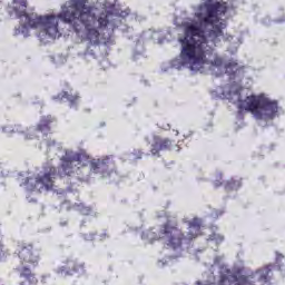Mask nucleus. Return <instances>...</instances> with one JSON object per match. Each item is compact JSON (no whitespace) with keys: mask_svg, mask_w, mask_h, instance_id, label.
<instances>
[{"mask_svg":"<svg viewBox=\"0 0 285 285\" xmlns=\"http://www.w3.org/2000/svg\"><path fill=\"white\" fill-rule=\"evenodd\" d=\"M7 12L12 17L16 14L20 20V26L16 28V35L30 37V28H42L39 37L57 39L59 37V19L63 23H69L77 35L85 28V39L91 46H99L101 33L99 30L108 28V17H99L92 13V7L86 6V0H77L72 7L62 13L55 16H39L28 12V0H12L7 7Z\"/></svg>","mask_w":285,"mask_h":285,"instance_id":"1","label":"nucleus"},{"mask_svg":"<svg viewBox=\"0 0 285 285\" xmlns=\"http://www.w3.org/2000/svg\"><path fill=\"white\" fill-rule=\"evenodd\" d=\"M60 166H49L45 168L43 175L36 177L35 184L32 178L26 177L20 186H27L28 190H52L55 188V179H63V177H72V175L81 173V168L90 166L91 173L101 175L102 177H110L115 173V160L112 156H104L102 158L92 159L86 150L66 151L60 158Z\"/></svg>","mask_w":285,"mask_h":285,"instance_id":"2","label":"nucleus"},{"mask_svg":"<svg viewBox=\"0 0 285 285\" xmlns=\"http://www.w3.org/2000/svg\"><path fill=\"white\" fill-rule=\"evenodd\" d=\"M183 46L180 56L184 61H188L194 68L198 66L209 65L215 68L224 66V59L215 53V49L208 45L206 31L202 28L189 24L185 29V37L180 40Z\"/></svg>","mask_w":285,"mask_h":285,"instance_id":"3","label":"nucleus"},{"mask_svg":"<svg viewBox=\"0 0 285 285\" xmlns=\"http://www.w3.org/2000/svg\"><path fill=\"white\" fill-rule=\"evenodd\" d=\"M202 235V218H193L188 222L187 235L179 228L177 222L167 220L160 226L159 234L154 239H163L168 248L181 250L184 244H190Z\"/></svg>","mask_w":285,"mask_h":285,"instance_id":"4","label":"nucleus"},{"mask_svg":"<svg viewBox=\"0 0 285 285\" xmlns=\"http://www.w3.org/2000/svg\"><path fill=\"white\" fill-rule=\"evenodd\" d=\"M205 11L199 13L198 19L202 28H212L207 32V37L215 43L219 37H224V29L226 21L222 17L228 12V4L226 2H206L204 4Z\"/></svg>","mask_w":285,"mask_h":285,"instance_id":"5","label":"nucleus"},{"mask_svg":"<svg viewBox=\"0 0 285 285\" xmlns=\"http://www.w3.org/2000/svg\"><path fill=\"white\" fill-rule=\"evenodd\" d=\"M238 97V109L240 112H252L255 119H263L264 121H271L277 117L279 112V105L276 100H271L264 96H247L242 100V94L236 90Z\"/></svg>","mask_w":285,"mask_h":285,"instance_id":"6","label":"nucleus"},{"mask_svg":"<svg viewBox=\"0 0 285 285\" xmlns=\"http://www.w3.org/2000/svg\"><path fill=\"white\" fill-rule=\"evenodd\" d=\"M16 255H18L22 266L23 264H29L33 268L39 266V262L41 259V254H39V250L35 249V245H32V243H18Z\"/></svg>","mask_w":285,"mask_h":285,"instance_id":"7","label":"nucleus"},{"mask_svg":"<svg viewBox=\"0 0 285 285\" xmlns=\"http://www.w3.org/2000/svg\"><path fill=\"white\" fill-rule=\"evenodd\" d=\"M56 274H58L59 277H72V275L81 277L86 275V263L68 259L66 265L56 269Z\"/></svg>","mask_w":285,"mask_h":285,"instance_id":"8","label":"nucleus"},{"mask_svg":"<svg viewBox=\"0 0 285 285\" xmlns=\"http://www.w3.org/2000/svg\"><path fill=\"white\" fill-rule=\"evenodd\" d=\"M19 273V277L22 279L19 285H38L39 278H37V274L32 272V269L26 265L17 268Z\"/></svg>","mask_w":285,"mask_h":285,"instance_id":"9","label":"nucleus"},{"mask_svg":"<svg viewBox=\"0 0 285 285\" xmlns=\"http://www.w3.org/2000/svg\"><path fill=\"white\" fill-rule=\"evenodd\" d=\"M171 148H173V140L168 138H155V141L151 145L150 153L151 155H159L161 150H170Z\"/></svg>","mask_w":285,"mask_h":285,"instance_id":"10","label":"nucleus"},{"mask_svg":"<svg viewBox=\"0 0 285 285\" xmlns=\"http://www.w3.org/2000/svg\"><path fill=\"white\" fill-rule=\"evenodd\" d=\"M55 117L43 116L39 124L36 126V132H42V135H48L51 130L50 124H53Z\"/></svg>","mask_w":285,"mask_h":285,"instance_id":"11","label":"nucleus"},{"mask_svg":"<svg viewBox=\"0 0 285 285\" xmlns=\"http://www.w3.org/2000/svg\"><path fill=\"white\" fill-rule=\"evenodd\" d=\"M63 99H67L69 101L70 106H77V102L79 101V94H72V90L68 91H61L57 96H53L55 101H63Z\"/></svg>","mask_w":285,"mask_h":285,"instance_id":"12","label":"nucleus"},{"mask_svg":"<svg viewBox=\"0 0 285 285\" xmlns=\"http://www.w3.org/2000/svg\"><path fill=\"white\" fill-rule=\"evenodd\" d=\"M237 70H239V63L235 60H229L225 65V72L229 75V77H235V75H237Z\"/></svg>","mask_w":285,"mask_h":285,"instance_id":"13","label":"nucleus"},{"mask_svg":"<svg viewBox=\"0 0 285 285\" xmlns=\"http://www.w3.org/2000/svg\"><path fill=\"white\" fill-rule=\"evenodd\" d=\"M225 188L227 190H235V189L239 188V181H237L235 179H230L226 183Z\"/></svg>","mask_w":285,"mask_h":285,"instance_id":"14","label":"nucleus"},{"mask_svg":"<svg viewBox=\"0 0 285 285\" xmlns=\"http://www.w3.org/2000/svg\"><path fill=\"white\" fill-rule=\"evenodd\" d=\"M285 263V256L283 254L276 253V264H278V269L279 271H285L284 264Z\"/></svg>","mask_w":285,"mask_h":285,"instance_id":"15","label":"nucleus"},{"mask_svg":"<svg viewBox=\"0 0 285 285\" xmlns=\"http://www.w3.org/2000/svg\"><path fill=\"white\" fill-rule=\"evenodd\" d=\"M131 155L134 159H141V157H144V151H141V149H134Z\"/></svg>","mask_w":285,"mask_h":285,"instance_id":"16","label":"nucleus"},{"mask_svg":"<svg viewBox=\"0 0 285 285\" xmlns=\"http://www.w3.org/2000/svg\"><path fill=\"white\" fill-rule=\"evenodd\" d=\"M6 246L3 243L0 242V262H3V258L6 257Z\"/></svg>","mask_w":285,"mask_h":285,"instance_id":"17","label":"nucleus"},{"mask_svg":"<svg viewBox=\"0 0 285 285\" xmlns=\"http://www.w3.org/2000/svg\"><path fill=\"white\" fill-rule=\"evenodd\" d=\"M49 277H50V275L43 274V275L40 277L41 284H48Z\"/></svg>","mask_w":285,"mask_h":285,"instance_id":"18","label":"nucleus"},{"mask_svg":"<svg viewBox=\"0 0 285 285\" xmlns=\"http://www.w3.org/2000/svg\"><path fill=\"white\" fill-rule=\"evenodd\" d=\"M214 186H215V188H219V186H222V181L216 180V181L214 183Z\"/></svg>","mask_w":285,"mask_h":285,"instance_id":"19","label":"nucleus"},{"mask_svg":"<svg viewBox=\"0 0 285 285\" xmlns=\"http://www.w3.org/2000/svg\"><path fill=\"white\" fill-rule=\"evenodd\" d=\"M18 180H19V181H23V179H22V178H18Z\"/></svg>","mask_w":285,"mask_h":285,"instance_id":"20","label":"nucleus"}]
</instances>
